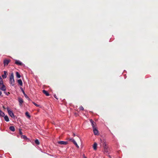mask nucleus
Instances as JSON below:
<instances>
[{
	"mask_svg": "<svg viewBox=\"0 0 158 158\" xmlns=\"http://www.w3.org/2000/svg\"><path fill=\"white\" fill-rule=\"evenodd\" d=\"M73 143L74 144H75V143H77L76 142V141H75V140L74 141H73Z\"/></svg>",
	"mask_w": 158,
	"mask_h": 158,
	"instance_id": "obj_32",
	"label": "nucleus"
},
{
	"mask_svg": "<svg viewBox=\"0 0 158 158\" xmlns=\"http://www.w3.org/2000/svg\"><path fill=\"white\" fill-rule=\"evenodd\" d=\"M25 115L27 117H28L29 118L31 117V116L29 115V113L27 111L25 113Z\"/></svg>",
	"mask_w": 158,
	"mask_h": 158,
	"instance_id": "obj_19",
	"label": "nucleus"
},
{
	"mask_svg": "<svg viewBox=\"0 0 158 158\" xmlns=\"http://www.w3.org/2000/svg\"><path fill=\"white\" fill-rule=\"evenodd\" d=\"M73 136H75V134L74 133H73Z\"/></svg>",
	"mask_w": 158,
	"mask_h": 158,
	"instance_id": "obj_34",
	"label": "nucleus"
},
{
	"mask_svg": "<svg viewBox=\"0 0 158 158\" xmlns=\"http://www.w3.org/2000/svg\"><path fill=\"white\" fill-rule=\"evenodd\" d=\"M4 119L5 120L6 122H8L9 121V118L6 115L4 116Z\"/></svg>",
	"mask_w": 158,
	"mask_h": 158,
	"instance_id": "obj_16",
	"label": "nucleus"
},
{
	"mask_svg": "<svg viewBox=\"0 0 158 158\" xmlns=\"http://www.w3.org/2000/svg\"><path fill=\"white\" fill-rule=\"evenodd\" d=\"M33 103L36 106H37V107H39L40 106V105H38L37 104H36L34 102H33Z\"/></svg>",
	"mask_w": 158,
	"mask_h": 158,
	"instance_id": "obj_23",
	"label": "nucleus"
},
{
	"mask_svg": "<svg viewBox=\"0 0 158 158\" xmlns=\"http://www.w3.org/2000/svg\"><path fill=\"white\" fill-rule=\"evenodd\" d=\"M77 147V148H79V146H78V145H77V143H76L74 144Z\"/></svg>",
	"mask_w": 158,
	"mask_h": 158,
	"instance_id": "obj_29",
	"label": "nucleus"
},
{
	"mask_svg": "<svg viewBox=\"0 0 158 158\" xmlns=\"http://www.w3.org/2000/svg\"><path fill=\"white\" fill-rule=\"evenodd\" d=\"M90 121L91 122V124H92V123H93L94 122L93 120L92 119H90Z\"/></svg>",
	"mask_w": 158,
	"mask_h": 158,
	"instance_id": "obj_27",
	"label": "nucleus"
},
{
	"mask_svg": "<svg viewBox=\"0 0 158 158\" xmlns=\"http://www.w3.org/2000/svg\"><path fill=\"white\" fill-rule=\"evenodd\" d=\"M15 63L18 65L21 66L23 65V63L18 60H16Z\"/></svg>",
	"mask_w": 158,
	"mask_h": 158,
	"instance_id": "obj_6",
	"label": "nucleus"
},
{
	"mask_svg": "<svg viewBox=\"0 0 158 158\" xmlns=\"http://www.w3.org/2000/svg\"><path fill=\"white\" fill-rule=\"evenodd\" d=\"M15 81L14 74L12 73L10 76V83L12 85L14 86Z\"/></svg>",
	"mask_w": 158,
	"mask_h": 158,
	"instance_id": "obj_2",
	"label": "nucleus"
},
{
	"mask_svg": "<svg viewBox=\"0 0 158 158\" xmlns=\"http://www.w3.org/2000/svg\"><path fill=\"white\" fill-rule=\"evenodd\" d=\"M96 125V123L94 122L93 123H92V124H91V125L92 126L93 129L96 128V127H95Z\"/></svg>",
	"mask_w": 158,
	"mask_h": 158,
	"instance_id": "obj_21",
	"label": "nucleus"
},
{
	"mask_svg": "<svg viewBox=\"0 0 158 158\" xmlns=\"http://www.w3.org/2000/svg\"><path fill=\"white\" fill-rule=\"evenodd\" d=\"M3 82L2 79L1 78V77L0 76V86H1V85L3 84Z\"/></svg>",
	"mask_w": 158,
	"mask_h": 158,
	"instance_id": "obj_20",
	"label": "nucleus"
},
{
	"mask_svg": "<svg viewBox=\"0 0 158 158\" xmlns=\"http://www.w3.org/2000/svg\"><path fill=\"white\" fill-rule=\"evenodd\" d=\"M79 109L80 110H84V108L82 106H80Z\"/></svg>",
	"mask_w": 158,
	"mask_h": 158,
	"instance_id": "obj_24",
	"label": "nucleus"
},
{
	"mask_svg": "<svg viewBox=\"0 0 158 158\" xmlns=\"http://www.w3.org/2000/svg\"><path fill=\"white\" fill-rule=\"evenodd\" d=\"M69 141H71L72 142H73V141L74 140L73 138H69Z\"/></svg>",
	"mask_w": 158,
	"mask_h": 158,
	"instance_id": "obj_26",
	"label": "nucleus"
},
{
	"mask_svg": "<svg viewBox=\"0 0 158 158\" xmlns=\"http://www.w3.org/2000/svg\"><path fill=\"white\" fill-rule=\"evenodd\" d=\"M4 74L3 75H2V77L3 79L6 78L7 77V72L4 71Z\"/></svg>",
	"mask_w": 158,
	"mask_h": 158,
	"instance_id": "obj_10",
	"label": "nucleus"
},
{
	"mask_svg": "<svg viewBox=\"0 0 158 158\" xmlns=\"http://www.w3.org/2000/svg\"><path fill=\"white\" fill-rule=\"evenodd\" d=\"M58 143L59 144L66 145L68 143V142L66 141H60L58 142Z\"/></svg>",
	"mask_w": 158,
	"mask_h": 158,
	"instance_id": "obj_7",
	"label": "nucleus"
},
{
	"mask_svg": "<svg viewBox=\"0 0 158 158\" xmlns=\"http://www.w3.org/2000/svg\"><path fill=\"white\" fill-rule=\"evenodd\" d=\"M7 110L9 115L12 117V118H15V116L13 113L12 112V111L9 110L8 108L7 109Z\"/></svg>",
	"mask_w": 158,
	"mask_h": 158,
	"instance_id": "obj_5",
	"label": "nucleus"
},
{
	"mask_svg": "<svg viewBox=\"0 0 158 158\" xmlns=\"http://www.w3.org/2000/svg\"><path fill=\"white\" fill-rule=\"evenodd\" d=\"M18 101L19 103V105L21 107L23 106V103L24 101L22 98L20 97H19L18 98Z\"/></svg>",
	"mask_w": 158,
	"mask_h": 158,
	"instance_id": "obj_3",
	"label": "nucleus"
},
{
	"mask_svg": "<svg viewBox=\"0 0 158 158\" xmlns=\"http://www.w3.org/2000/svg\"><path fill=\"white\" fill-rule=\"evenodd\" d=\"M20 89H21V90L22 91V92L23 93V94L24 96L26 98H28L29 99V98H28V97L25 94L24 91L23 90V89L22 88V87H21L20 88Z\"/></svg>",
	"mask_w": 158,
	"mask_h": 158,
	"instance_id": "obj_11",
	"label": "nucleus"
},
{
	"mask_svg": "<svg viewBox=\"0 0 158 158\" xmlns=\"http://www.w3.org/2000/svg\"><path fill=\"white\" fill-rule=\"evenodd\" d=\"M21 138L23 139H27V137L26 136L24 135H22L21 136Z\"/></svg>",
	"mask_w": 158,
	"mask_h": 158,
	"instance_id": "obj_22",
	"label": "nucleus"
},
{
	"mask_svg": "<svg viewBox=\"0 0 158 158\" xmlns=\"http://www.w3.org/2000/svg\"><path fill=\"white\" fill-rule=\"evenodd\" d=\"M19 133L20 135H22L23 133L22 132L21 130V129H19Z\"/></svg>",
	"mask_w": 158,
	"mask_h": 158,
	"instance_id": "obj_25",
	"label": "nucleus"
},
{
	"mask_svg": "<svg viewBox=\"0 0 158 158\" xmlns=\"http://www.w3.org/2000/svg\"><path fill=\"white\" fill-rule=\"evenodd\" d=\"M9 129L10 130L13 131H15V127L13 126L10 127H9Z\"/></svg>",
	"mask_w": 158,
	"mask_h": 158,
	"instance_id": "obj_15",
	"label": "nucleus"
},
{
	"mask_svg": "<svg viewBox=\"0 0 158 158\" xmlns=\"http://www.w3.org/2000/svg\"><path fill=\"white\" fill-rule=\"evenodd\" d=\"M3 108L4 109H6V108L5 107V106H3Z\"/></svg>",
	"mask_w": 158,
	"mask_h": 158,
	"instance_id": "obj_33",
	"label": "nucleus"
},
{
	"mask_svg": "<svg viewBox=\"0 0 158 158\" xmlns=\"http://www.w3.org/2000/svg\"><path fill=\"white\" fill-rule=\"evenodd\" d=\"M16 76L18 78H20L21 77L20 74L18 72H16Z\"/></svg>",
	"mask_w": 158,
	"mask_h": 158,
	"instance_id": "obj_17",
	"label": "nucleus"
},
{
	"mask_svg": "<svg viewBox=\"0 0 158 158\" xmlns=\"http://www.w3.org/2000/svg\"><path fill=\"white\" fill-rule=\"evenodd\" d=\"M101 141V144L103 145L104 148V151L106 152H108V147L106 146V142L104 140H102L101 139H100Z\"/></svg>",
	"mask_w": 158,
	"mask_h": 158,
	"instance_id": "obj_1",
	"label": "nucleus"
},
{
	"mask_svg": "<svg viewBox=\"0 0 158 158\" xmlns=\"http://www.w3.org/2000/svg\"><path fill=\"white\" fill-rule=\"evenodd\" d=\"M4 93L6 94L7 95H8L9 94H10V93L8 92L7 93H6V92H4Z\"/></svg>",
	"mask_w": 158,
	"mask_h": 158,
	"instance_id": "obj_28",
	"label": "nucleus"
},
{
	"mask_svg": "<svg viewBox=\"0 0 158 158\" xmlns=\"http://www.w3.org/2000/svg\"><path fill=\"white\" fill-rule=\"evenodd\" d=\"M83 158H87L86 157V156H85V155H83Z\"/></svg>",
	"mask_w": 158,
	"mask_h": 158,
	"instance_id": "obj_31",
	"label": "nucleus"
},
{
	"mask_svg": "<svg viewBox=\"0 0 158 158\" xmlns=\"http://www.w3.org/2000/svg\"><path fill=\"white\" fill-rule=\"evenodd\" d=\"M93 131L94 134L95 135H97L98 134V131L97 128V127L93 128Z\"/></svg>",
	"mask_w": 158,
	"mask_h": 158,
	"instance_id": "obj_8",
	"label": "nucleus"
},
{
	"mask_svg": "<svg viewBox=\"0 0 158 158\" xmlns=\"http://www.w3.org/2000/svg\"><path fill=\"white\" fill-rule=\"evenodd\" d=\"M18 82L20 85L22 86L23 85V82L21 79L18 80Z\"/></svg>",
	"mask_w": 158,
	"mask_h": 158,
	"instance_id": "obj_14",
	"label": "nucleus"
},
{
	"mask_svg": "<svg viewBox=\"0 0 158 158\" xmlns=\"http://www.w3.org/2000/svg\"><path fill=\"white\" fill-rule=\"evenodd\" d=\"M35 143L37 145H39L40 144V142L39 141V140L37 139H36L35 140Z\"/></svg>",
	"mask_w": 158,
	"mask_h": 158,
	"instance_id": "obj_18",
	"label": "nucleus"
},
{
	"mask_svg": "<svg viewBox=\"0 0 158 158\" xmlns=\"http://www.w3.org/2000/svg\"><path fill=\"white\" fill-rule=\"evenodd\" d=\"M43 92L44 94H45V95L46 96H49V94L47 91L45 90H43Z\"/></svg>",
	"mask_w": 158,
	"mask_h": 158,
	"instance_id": "obj_12",
	"label": "nucleus"
},
{
	"mask_svg": "<svg viewBox=\"0 0 158 158\" xmlns=\"http://www.w3.org/2000/svg\"><path fill=\"white\" fill-rule=\"evenodd\" d=\"M54 97L56 98L57 99H58V98H57V96L56 95H54Z\"/></svg>",
	"mask_w": 158,
	"mask_h": 158,
	"instance_id": "obj_30",
	"label": "nucleus"
},
{
	"mask_svg": "<svg viewBox=\"0 0 158 158\" xmlns=\"http://www.w3.org/2000/svg\"><path fill=\"white\" fill-rule=\"evenodd\" d=\"M97 144L96 143H94L93 146V148L94 150H96L97 149Z\"/></svg>",
	"mask_w": 158,
	"mask_h": 158,
	"instance_id": "obj_13",
	"label": "nucleus"
},
{
	"mask_svg": "<svg viewBox=\"0 0 158 158\" xmlns=\"http://www.w3.org/2000/svg\"><path fill=\"white\" fill-rule=\"evenodd\" d=\"M0 89L2 91H5L6 90V88L5 86L3 84L1 85Z\"/></svg>",
	"mask_w": 158,
	"mask_h": 158,
	"instance_id": "obj_9",
	"label": "nucleus"
},
{
	"mask_svg": "<svg viewBox=\"0 0 158 158\" xmlns=\"http://www.w3.org/2000/svg\"><path fill=\"white\" fill-rule=\"evenodd\" d=\"M10 62V60H5L3 62L4 66H7Z\"/></svg>",
	"mask_w": 158,
	"mask_h": 158,
	"instance_id": "obj_4",
	"label": "nucleus"
}]
</instances>
